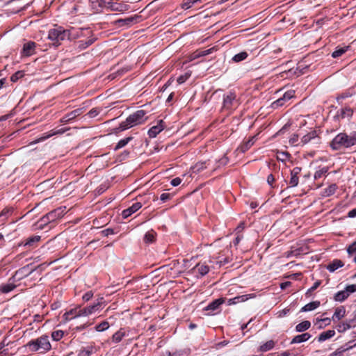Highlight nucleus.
<instances>
[{"label":"nucleus","instance_id":"f257e3e1","mask_svg":"<svg viewBox=\"0 0 356 356\" xmlns=\"http://www.w3.org/2000/svg\"><path fill=\"white\" fill-rule=\"evenodd\" d=\"M83 30L71 28L70 29H65L63 27L55 25L54 28L51 29L48 33V39L52 42L54 46H58L61 42L68 39L73 40L82 33Z\"/></svg>","mask_w":356,"mask_h":356},{"label":"nucleus","instance_id":"f03ea898","mask_svg":"<svg viewBox=\"0 0 356 356\" xmlns=\"http://www.w3.org/2000/svg\"><path fill=\"white\" fill-rule=\"evenodd\" d=\"M356 145V132L348 135L346 132H341L335 136L330 142L329 146L334 151H342L350 149Z\"/></svg>","mask_w":356,"mask_h":356},{"label":"nucleus","instance_id":"7ed1b4c3","mask_svg":"<svg viewBox=\"0 0 356 356\" xmlns=\"http://www.w3.org/2000/svg\"><path fill=\"white\" fill-rule=\"evenodd\" d=\"M24 347L29 352L42 355L46 354L52 348L49 337L46 334L30 340L24 345Z\"/></svg>","mask_w":356,"mask_h":356},{"label":"nucleus","instance_id":"20e7f679","mask_svg":"<svg viewBox=\"0 0 356 356\" xmlns=\"http://www.w3.org/2000/svg\"><path fill=\"white\" fill-rule=\"evenodd\" d=\"M146 113L143 110H138L133 114L129 115L126 120L122 122L119 129L121 131L127 129L134 126L143 124L145 122V115Z\"/></svg>","mask_w":356,"mask_h":356},{"label":"nucleus","instance_id":"39448f33","mask_svg":"<svg viewBox=\"0 0 356 356\" xmlns=\"http://www.w3.org/2000/svg\"><path fill=\"white\" fill-rule=\"evenodd\" d=\"M239 105L238 100L234 92H229L224 95L222 108L227 111L236 109Z\"/></svg>","mask_w":356,"mask_h":356},{"label":"nucleus","instance_id":"423d86ee","mask_svg":"<svg viewBox=\"0 0 356 356\" xmlns=\"http://www.w3.org/2000/svg\"><path fill=\"white\" fill-rule=\"evenodd\" d=\"M309 143L321 144V138L316 130H311L300 138V147Z\"/></svg>","mask_w":356,"mask_h":356},{"label":"nucleus","instance_id":"0eeeda50","mask_svg":"<svg viewBox=\"0 0 356 356\" xmlns=\"http://www.w3.org/2000/svg\"><path fill=\"white\" fill-rule=\"evenodd\" d=\"M140 16L135 15L124 19H118L114 22V24L118 27H129L138 22Z\"/></svg>","mask_w":356,"mask_h":356},{"label":"nucleus","instance_id":"6e6552de","mask_svg":"<svg viewBox=\"0 0 356 356\" xmlns=\"http://www.w3.org/2000/svg\"><path fill=\"white\" fill-rule=\"evenodd\" d=\"M112 0H90L91 8L95 12H101L103 9H106Z\"/></svg>","mask_w":356,"mask_h":356},{"label":"nucleus","instance_id":"1a4fd4ad","mask_svg":"<svg viewBox=\"0 0 356 356\" xmlns=\"http://www.w3.org/2000/svg\"><path fill=\"white\" fill-rule=\"evenodd\" d=\"M63 211L64 210L61 208L54 209L42 217L41 220L44 222H53L57 218H61L63 216Z\"/></svg>","mask_w":356,"mask_h":356},{"label":"nucleus","instance_id":"9d476101","mask_svg":"<svg viewBox=\"0 0 356 356\" xmlns=\"http://www.w3.org/2000/svg\"><path fill=\"white\" fill-rule=\"evenodd\" d=\"M36 43L33 41L25 42L21 51L22 56L29 57L35 54Z\"/></svg>","mask_w":356,"mask_h":356},{"label":"nucleus","instance_id":"9b49d317","mask_svg":"<svg viewBox=\"0 0 356 356\" xmlns=\"http://www.w3.org/2000/svg\"><path fill=\"white\" fill-rule=\"evenodd\" d=\"M129 9V5L118 1H111L108 8L107 10L115 11V12H125Z\"/></svg>","mask_w":356,"mask_h":356},{"label":"nucleus","instance_id":"f8f14e48","mask_svg":"<svg viewBox=\"0 0 356 356\" xmlns=\"http://www.w3.org/2000/svg\"><path fill=\"white\" fill-rule=\"evenodd\" d=\"M300 172L301 168L300 167H295L291 171V179L289 183L291 187H295L298 186L299 182L298 175L300 173Z\"/></svg>","mask_w":356,"mask_h":356},{"label":"nucleus","instance_id":"ddd939ff","mask_svg":"<svg viewBox=\"0 0 356 356\" xmlns=\"http://www.w3.org/2000/svg\"><path fill=\"white\" fill-rule=\"evenodd\" d=\"M142 207V204L140 202H135L134 203L131 207H129L128 209H124L122 213V216L123 218H127L130 216H131L133 213L136 212L138 210H139Z\"/></svg>","mask_w":356,"mask_h":356},{"label":"nucleus","instance_id":"4468645a","mask_svg":"<svg viewBox=\"0 0 356 356\" xmlns=\"http://www.w3.org/2000/svg\"><path fill=\"white\" fill-rule=\"evenodd\" d=\"M40 239H41L40 236H38V235L33 236H31V237L26 238L24 241H23L22 243V244L24 247H27L29 248H34L37 247L38 243L40 242Z\"/></svg>","mask_w":356,"mask_h":356},{"label":"nucleus","instance_id":"2eb2a0df","mask_svg":"<svg viewBox=\"0 0 356 356\" xmlns=\"http://www.w3.org/2000/svg\"><path fill=\"white\" fill-rule=\"evenodd\" d=\"M163 120H159L158 124L151 127L148 131V135L150 138H155L161 131L163 130L165 126Z\"/></svg>","mask_w":356,"mask_h":356},{"label":"nucleus","instance_id":"dca6fc26","mask_svg":"<svg viewBox=\"0 0 356 356\" xmlns=\"http://www.w3.org/2000/svg\"><path fill=\"white\" fill-rule=\"evenodd\" d=\"M78 317H80L79 306L66 312L63 316V318L66 321H71Z\"/></svg>","mask_w":356,"mask_h":356},{"label":"nucleus","instance_id":"f3484780","mask_svg":"<svg viewBox=\"0 0 356 356\" xmlns=\"http://www.w3.org/2000/svg\"><path fill=\"white\" fill-rule=\"evenodd\" d=\"M224 302H225V299L222 298L216 299V300H213V302H211V303H209L205 307V310L214 312V311L217 310L219 308V307L222 304L224 303Z\"/></svg>","mask_w":356,"mask_h":356},{"label":"nucleus","instance_id":"a211bd4d","mask_svg":"<svg viewBox=\"0 0 356 356\" xmlns=\"http://www.w3.org/2000/svg\"><path fill=\"white\" fill-rule=\"evenodd\" d=\"M126 336V332L124 328H120L116 332H115L111 337V341L113 343H120L122 339Z\"/></svg>","mask_w":356,"mask_h":356},{"label":"nucleus","instance_id":"6ab92c4d","mask_svg":"<svg viewBox=\"0 0 356 356\" xmlns=\"http://www.w3.org/2000/svg\"><path fill=\"white\" fill-rule=\"evenodd\" d=\"M311 337H312L311 334L308 332H305V333H303V334H301L299 335H296V337H294L292 339L291 343V344L300 343L302 342L307 341L311 338Z\"/></svg>","mask_w":356,"mask_h":356},{"label":"nucleus","instance_id":"aec40b11","mask_svg":"<svg viewBox=\"0 0 356 356\" xmlns=\"http://www.w3.org/2000/svg\"><path fill=\"white\" fill-rule=\"evenodd\" d=\"M338 189V186L336 184H332L323 190L321 195L324 197H330L334 195Z\"/></svg>","mask_w":356,"mask_h":356},{"label":"nucleus","instance_id":"412c9836","mask_svg":"<svg viewBox=\"0 0 356 356\" xmlns=\"http://www.w3.org/2000/svg\"><path fill=\"white\" fill-rule=\"evenodd\" d=\"M346 309L343 306H340L336 308L335 312L332 316V321H339L345 316Z\"/></svg>","mask_w":356,"mask_h":356},{"label":"nucleus","instance_id":"4be33fe9","mask_svg":"<svg viewBox=\"0 0 356 356\" xmlns=\"http://www.w3.org/2000/svg\"><path fill=\"white\" fill-rule=\"evenodd\" d=\"M344 266V263L340 260V259H334L331 263H330L327 266V269L330 272H334L338 268L343 267Z\"/></svg>","mask_w":356,"mask_h":356},{"label":"nucleus","instance_id":"5701e85b","mask_svg":"<svg viewBox=\"0 0 356 356\" xmlns=\"http://www.w3.org/2000/svg\"><path fill=\"white\" fill-rule=\"evenodd\" d=\"M335 335V331L333 330H329L321 332L318 337V341L323 342L327 340Z\"/></svg>","mask_w":356,"mask_h":356},{"label":"nucleus","instance_id":"b1692460","mask_svg":"<svg viewBox=\"0 0 356 356\" xmlns=\"http://www.w3.org/2000/svg\"><path fill=\"white\" fill-rule=\"evenodd\" d=\"M194 270L199 273L201 276H204L209 273V267L205 264H197L195 266Z\"/></svg>","mask_w":356,"mask_h":356},{"label":"nucleus","instance_id":"393cba45","mask_svg":"<svg viewBox=\"0 0 356 356\" xmlns=\"http://www.w3.org/2000/svg\"><path fill=\"white\" fill-rule=\"evenodd\" d=\"M321 305L320 301H313L311 302L307 305H305L301 309V312H310L312 310H314L315 309L318 308Z\"/></svg>","mask_w":356,"mask_h":356},{"label":"nucleus","instance_id":"a878e982","mask_svg":"<svg viewBox=\"0 0 356 356\" xmlns=\"http://www.w3.org/2000/svg\"><path fill=\"white\" fill-rule=\"evenodd\" d=\"M311 327V323L309 321H304L298 323L296 326V331L298 332H302L307 330Z\"/></svg>","mask_w":356,"mask_h":356},{"label":"nucleus","instance_id":"bb28decb","mask_svg":"<svg viewBox=\"0 0 356 356\" xmlns=\"http://www.w3.org/2000/svg\"><path fill=\"white\" fill-rule=\"evenodd\" d=\"M291 158V155L288 152L277 151V159L278 161H280L282 162H286L287 161H289Z\"/></svg>","mask_w":356,"mask_h":356},{"label":"nucleus","instance_id":"cd10ccee","mask_svg":"<svg viewBox=\"0 0 356 356\" xmlns=\"http://www.w3.org/2000/svg\"><path fill=\"white\" fill-rule=\"evenodd\" d=\"M255 137L253 136L250 138L247 141L243 142L240 146V149L241 152H245L248 151L254 143Z\"/></svg>","mask_w":356,"mask_h":356},{"label":"nucleus","instance_id":"c85d7f7f","mask_svg":"<svg viewBox=\"0 0 356 356\" xmlns=\"http://www.w3.org/2000/svg\"><path fill=\"white\" fill-rule=\"evenodd\" d=\"M349 295L347 291L344 289L337 292L334 296V300L337 302H343L348 298Z\"/></svg>","mask_w":356,"mask_h":356},{"label":"nucleus","instance_id":"c756f323","mask_svg":"<svg viewBox=\"0 0 356 356\" xmlns=\"http://www.w3.org/2000/svg\"><path fill=\"white\" fill-rule=\"evenodd\" d=\"M16 285L13 283L3 284L0 286V291L3 293H8L15 289Z\"/></svg>","mask_w":356,"mask_h":356},{"label":"nucleus","instance_id":"7c9ffc66","mask_svg":"<svg viewBox=\"0 0 356 356\" xmlns=\"http://www.w3.org/2000/svg\"><path fill=\"white\" fill-rule=\"evenodd\" d=\"M275 346V342L273 340H269L266 343H263L259 347V351L261 352H267L271 349H273Z\"/></svg>","mask_w":356,"mask_h":356},{"label":"nucleus","instance_id":"2f4dec72","mask_svg":"<svg viewBox=\"0 0 356 356\" xmlns=\"http://www.w3.org/2000/svg\"><path fill=\"white\" fill-rule=\"evenodd\" d=\"M349 48V46H346V47H337V49H335V51H334L332 54V58H339L340 56H341L343 54H345L348 49Z\"/></svg>","mask_w":356,"mask_h":356},{"label":"nucleus","instance_id":"473e14b6","mask_svg":"<svg viewBox=\"0 0 356 356\" xmlns=\"http://www.w3.org/2000/svg\"><path fill=\"white\" fill-rule=\"evenodd\" d=\"M102 302L101 301H98L97 303H95L92 305L87 306L88 314L90 315L94 314L95 312L99 311L102 307Z\"/></svg>","mask_w":356,"mask_h":356},{"label":"nucleus","instance_id":"72a5a7b5","mask_svg":"<svg viewBox=\"0 0 356 356\" xmlns=\"http://www.w3.org/2000/svg\"><path fill=\"white\" fill-rule=\"evenodd\" d=\"M248 299L247 295H243L240 296L234 297V298H231L228 300V305H235L241 302H244Z\"/></svg>","mask_w":356,"mask_h":356},{"label":"nucleus","instance_id":"f704fd0d","mask_svg":"<svg viewBox=\"0 0 356 356\" xmlns=\"http://www.w3.org/2000/svg\"><path fill=\"white\" fill-rule=\"evenodd\" d=\"M289 143L291 146L294 147L300 146V139L299 138V136L296 134H293L289 138Z\"/></svg>","mask_w":356,"mask_h":356},{"label":"nucleus","instance_id":"c9c22d12","mask_svg":"<svg viewBox=\"0 0 356 356\" xmlns=\"http://www.w3.org/2000/svg\"><path fill=\"white\" fill-rule=\"evenodd\" d=\"M65 132V130L64 129H59V130H57V131H53L51 130L49 133L48 134H44L40 139L39 140L40 141H42V140H44L53 136H55V135H57V134H62Z\"/></svg>","mask_w":356,"mask_h":356},{"label":"nucleus","instance_id":"e433bc0d","mask_svg":"<svg viewBox=\"0 0 356 356\" xmlns=\"http://www.w3.org/2000/svg\"><path fill=\"white\" fill-rule=\"evenodd\" d=\"M329 170L328 167H323L318 170H316L314 173V179H318L321 178L323 175H325Z\"/></svg>","mask_w":356,"mask_h":356},{"label":"nucleus","instance_id":"4c0bfd02","mask_svg":"<svg viewBox=\"0 0 356 356\" xmlns=\"http://www.w3.org/2000/svg\"><path fill=\"white\" fill-rule=\"evenodd\" d=\"M64 336V332L61 330H54L51 332V338L54 341H58Z\"/></svg>","mask_w":356,"mask_h":356},{"label":"nucleus","instance_id":"58836bf2","mask_svg":"<svg viewBox=\"0 0 356 356\" xmlns=\"http://www.w3.org/2000/svg\"><path fill=\"white\" fill-rule=\"evenodd\" d=\"M132 140V137H127L125 138H123L120 140L116 145V146L114 148V150H118L122 147H124L126 145L128 144V143Z\"/></svg>","mask_w":356,"mask_h":356},{"label":"nucleus","instance_id":"ea45409f","mask_svg":"<svg viewBox=\"0 0 356 356\" xmlns=\"http://www.w3.org/2000/svg\"><path fill=\"white\" fill-rule=\"evenodd\" d=\"M248 56V54L246 51H241V52L234 55L232 60L234 62L238 63V62H241V61L246 59Z\"/></svg>","mask_w":356,"mask_h":356},{"label":"nucleus","instance_id":"a19ab883","mask_svg":"<svg viewBox=\"0 0 356 356\" xmlns=\"http://www.w3.org/2000/svg\"><path fill=\"white\" fill-rule=\"evenodd\" d=\"M216 259V263L219 266V267L228 264L231 261L229 257H222V255L218 256Z\"/></svg>","mask_w":356,"mask_h":356},{"label":"nucleus","instance_id":"79ce46f5","mask_svg":"<svg viewBox=\"0 0 356 356\" xmlns=\"http://www.w3.org/2000/svg\"><path fill=\"white\" fill-rule=\"evenodd\" d=\"M109 323L108 321H104L101 323L97 325L95 327V330L97 332H102L106 330L109 328Z\"/></svg>","mask_w":356,"mask_h":356},{"label":"nucleus","instance_id":"37998d69","mask_svg":"<svg viewBox=\"0 0 356 356\" xmlns=\"http://www.w3.org/2000/svg\"><path fill=\"white\" fill-rule=\"evenodd\" d=\"M350 328V324L345 322H341L337 325V329L339 332H343Z\"/></svg>","mask_w":356,"mask_h":356},{"label":"nucleus","instance_id":"c03bdc74","mask_svg":"<svg viewBox=\"0 0 356 356\" xmlns=\"http://www.w3.org/2000/svg\"><path fill=\"white\" fill-rule=\"evenodd\" d=\"M144 240L147 243H152L155 241V233L153 231L147 232L144 237Z\"/></svg>","mask_w":356,"mask_h":356},{"label":"nucleus","instance_id":"a18cd8bd","mask_svg":"<svg viewBox=\"0 0 356 356\" xmlns=\"http://www.w3.org/2000/svg\"><path fill=\"white\" fill-rule=\"evenodd\" d=\"M207 56L205 50H204V49H199V50H197L196 51H195L193 54H191V60H193V59H195V58H200V57H202V56Z\"/></svg>","mask_w":356,"mask_h":356},{"label":"nucleus","instance_id":"49530a36","mask_svg":"<svg viewBox=\"0 0 356 356\" xmlns=\"http://www.w3.org/2000/svg\"><path fill=\"white\" fill-rule=\"evenodd\" d=\"M93 42H94L93 39L86 40V41L79 40L78 42L79 47L82 49H85V48L88 47V46L91 45Z\"/></svg>","mask_w":356,"mask_h":356},{"label":"nucleus","instance_id":"de8ad7c7","mask_svg":"<svg viewBox=\"0 0 356 356\" xmlns=\"http://www.w3.org/2000/svg\"><path fill=\"white\" fill-rule=\"evenodd\" d=\"M195 4V3L193 0H184L181 6V8H183L184 10H187V9H189L190 8H191Z\"/></svg>","mask_w":356,"mask_h":356},{"label":"nucleus","instance_id":"09e8293b","mask_svg":"<svg viewBox=\"0 0 356 356\" xmlns=\"http://www.w3.org/2000/svg\"><path fill=\"white\" fill-rule=\"evenodd\" d=\"M295 97V90H289L283 95V99L286 102Z\"/></svg>","mask_w":356,"mask_h":356},{"label":"nucleus","instance_id":"8fccbe9b","mask_svg":"<svg viewBox=\"0 0 356 356\" xmlns=\"http://www.w3.org/2000/svg\"><path fill=\"white\" fill-rule=\"evenodd\" d=\"M24 75V72L23 71H17L14 74H13L10 77V80L13 82L17 81L20 78L23 77Z\"/></svg>","mask_w":356,"mask_h":356},{"label":"nucleus","instance_id":"3c124183","mask_svg":"<svg viewBox=\"0 0 356 356\" xmlns=\"http://www.w3.org/2000/svg\"><path fill=\"white\" fill-rule=\"evenodd\" d=\"M286 102V101L284 100L283 97H280L273 103V107L278 108L282 106L285 104Z\"/></svg>","mask_w":356,"mask_h":356},{"label":"nucleus","instance_id":"603ef678","mask_svg":"<svg viewBox=\"0 0 356 356\" xmlns=\"http://www.w3.org/2000/svg\"><path fill=\"white\" fill-rule=\"evenodd\" d=\"M173 197L172 194L164 193H162L160 196V199L163 202H165L170 200H171Z\"/></svg>","mask_w":356,"mask_h":356},{"label":"nucleus","instance_id":"864d4df0","mask_svg":"<svg viewBox=\"0 0 356 356\" xmlns=\"http://www.w3.org/2000/svg\"><path fill=\"white\" fill-rule=\"evenodd\" d=\"M93 297V293L92 291H87L83 296H82V300L84 302H88Z\"/></svg>","mask_w":356,"mask_h":356},{"label":"nucleus","instance_id":"5fc2aeb1","mask_svg":"<svg viewBox=\"0 0 356 356\" xmlns=\"http://www.w3.org/2000/svg\"><path fill=\"white\" fill-rule=\"evenodd\" d=\"M345 290L347 291L348 294L350 296V293L356 292V284H350L346 286Z\"/></svg>","mask_w":356,"mask_h":356},{"label":"nucleus","instance_id":"6e6d98bb","mask_svg":"<svg viewBox=\"0 0 356 356\" xmlns=\"http://www.w3.org/2000/svg\"><path fill=\"white\" fill-rule=\"evenodd\" d=\"M207 166H206V163L205 162H200V163H197L195 166L193 167V168L197 170V171H200V170H202L204 168H206Z\"/></svg>","mask_w":356,"mask_h":356},{"label":"nucleus","instance_id":"4d7b16f0","mask_svg":"<svg viewBox=\"0 0 356 356\" xmlns=\"http://www.w3.org/2000/svg\"><path fill=\"white\" fill-rule=\"evenodd\" d=\"M100 111L97 108H92L88 113V116L90 118H95L96 117L99 113Z\"/></svg>","mask_w":356,"mask_h":356},{"label":"nucleus","instance_id":"13d9d810","mask_svg":"<svg viewBox=\"0 0 356 356\" xmlns=\"http://www.w3.org/2000/svg\"><path fill=\"white\" fill-rule=\"evenodd\" d=\"M79 316H88L90 314H88V311L86 307L82 308L81 306H79Z\"/></svg>","mask_w":356,"mask_h":356},{"label":"nucleus","instance_id":"bf43d9fd","mask_svg":"<svg viewBox=\"0 0 356 356\" xmlns=\"http://www.w3.org/2000/svg\"><path fill=\"white\" fill-rule=\"evenodd\" d=\"M347 252L350 254L356 252V241L348 247Z\"/></svg>","mask_w":356,"mask_h":356},{"label":"nucleus","instance_id":"052dcab7","mask_svg":"<svg viewBox=\"0 0 356 356\" xmlns=\"http://www.w3.org/2000/svg\"><path fill=\"white\" fill-rule=\"evenodd\" d=\"M114 231L112 229L108 228L102 231V234L104 236H108V235L113 234Z\"/></svg>","mask_w":356,"mask_h":356},{"label":"nucleus","instance_id":"680f3d73","mask_svg":"<svg viewBox=\"0 0 356 356\" xmlns=\"http://www.w3.org/2000/svg\"><path fill=\"white\" fill-rule=\"evenodd\" d=\"M181 182V179L179 177L174 178L171 180V185L173 186H179Z\"/></svg>","mask_w":356,"mask_h":356},{"label":"nucleus","instance_id":"e2e57ef3","mask_svg":"<svg viewBox=\"0 0 356 356\" xmlns=\"http://www.w3.org/2000/svg\"><path fill=\"white\" fill-rule=\"evenodd\" d=\"M275 179L273 174H270L267 177V182L270 186H273V184L275 182Z\"/></svg>","mask_w":356,"mask_h":356},{"label":"nucleus","instance_id":"0e129e2a","mask_svg":"<svg viewBox=\"0 0 356 356\" xmlns=\"http://www.w3.org/2000/svg\"><path fill=\"white\" fill-rule=\"evenodd\" d=\"M245 228V223L243 222H240V224L236 228V232L237 234L241 233Z\"/></svg>","mask_w":356,"mask_h":356},{"label":"nucleus","instance_id":"69168bd1","mask_svg":"<svg viewBox=\"0 0 356 356\" xmlns=\"http://www.w3.org/2000/svg\"><path fill=\"white\" fill-rule=\"evenodd\" d=\"M91 355V350L83 349L81 350L79 356H90Z\"/></svg>","mask_w":356,"mask_h":356},{"label":"nucleus","instance_id":"338daca9","mask_svg":"<svg viewBox=\"0 0 356 356\" xmlns=\"http://www.w3.org/2000/svg\"><path fill=\"white\" fill-rule=\"evenodd\" d=\"M347 216L348 218H355L356 217V208L350 210L348 213V215Z\"/></svg>","mask_w":356,"mask_h":356},{"label":"nucleus","instance_id":"774afa93","mask_svg":"<svg viewBox=\"0 0 356 356\" xmlns=\"http://www.w3.org/2000/svg\"><path fill=\"white\" fill-rule=\"evenodd\" d=\"M291 285V282H283L280 284V288L282 289H285L286 287L289 286Z\"/></svg>","mask_w":356,"mask_h":356}]
</instances>
